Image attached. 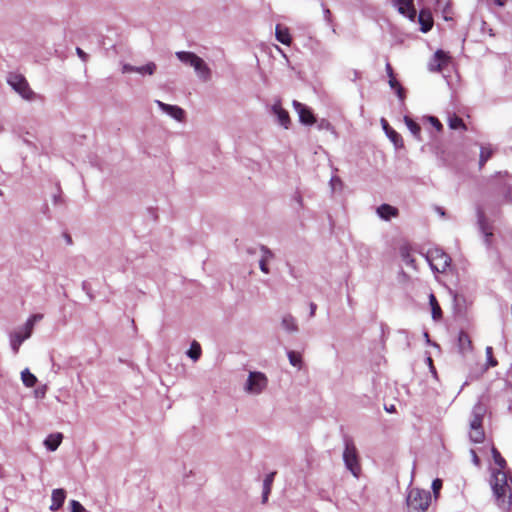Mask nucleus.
Returning a JSON list of instances; mask_svg holds the SVG:
<instances>
[{"instance_id":"a211bd4d","label":"nucleus","mask_w":512,"mask_h":512,"mask_svg":"<svg viewBox=\"0 0 512 512\" xmlns=\"http://www.w3.org/2000/svg\"><path fill=\"white\" fill-rule=\"evenodd\" d=\"M429 304L431 306L432 318L435 321L441 320L443 316L442 309L433 293L429 295Z\"/></svg>"},{"instance_id":"a18cd8bd","label":"nucleus","mask_w":512,"mask_h":512,"mask_svg":"<svg viewBox=\"0 0 512 512\" xmlns=\"http://www.w3.org/2000/svg\"><path fill=\"white\" fill-rule=\"evenodd\" d=\"M43 318L42 314H34L32 315L29 320L32 321V323H36L37 321L41 320Z\"/></svg>"},{"instance_id":"20e7f679","label":"nucleus","mask_w":512,"mask_h":512,"mask_svg":"<svg viewBox=\"0 0 512 512\" xmlns=\"http://www.w3.org/2000/svg\"><path fill=\"white\" fill-rule=\"evenodd\" d=\"M176 56L181 62L194 67L195 71L201 78L204 80L209 79L210 69L202 58L192 52L185 51L177 52Z\"/></svg>"},{"instance_id":"f3484780","label":"nucleus","mask_w":512,"mask_h":512,"mask_svg":"<svg viewBox=\"0 0 512 512\" xmlns=\"http://www.w3.org/2000/svg\"><path fill=\"white\" fill-rule=\"evenodd\" d=\"M273 110L278 117L279 123L285 128H288L291 123L289 113L280 105H274Z\"/></svg>"},{"instance_id":"c85d7f7f","label":"nucleus","mask_w":512,"mask_h":512,"mask_svg":"<svg viewBox=\"0 0 512 512\" xmlns=\"http://www.w3.org/2000/svg\"><path fill=\"white\" fill-rule=\"evenodd\" d=\"M188 356L194 361L198 360L201 356V346L198 342L193 341L190 349L188 350Z\"/></svg>"},{"instance_id":"4be33fe9","label":"nucleus","mask_w":512,"mask_h":512,"mask_svg":"<svg viewBox=\"0 0 512 512\" xmlns=\"http://www.w3.org/2000/svg\"><path fill=\"white\" fill-rule=\"evenodd\" d=\"M276 475V472H271L269 473L266 478L264 479V483H263V495H262V498H263V503H265L268 499V495L270 494L271 492V488H272V483L274 481V477Z\"/></svg>"},{"instance_id":"423d86ee","label":"nucleus","mask_w":512,"mask_h":512,"mask_svg":"<svg viewBox=\"0 0 512 512\" xmlns=\"http://www.w3.org/2000/svg\"><path fill=\"white\" fill-rule=\"evenodd\" d=\"M343 459L347 469L351 471V473L355 477H358L361 472V466L359 463L357 449L351 439L345 440V450L343 453Z\"/></svg>"},{"instance_id":"58836bf2","label":"nucleus","mask_w":512,"mask_h":512,"mask_svg":"<svg viewBox=\"0 0 512 512\" xmlns=\"http://www.w3.org/2000/svg\"><path fill=\"white\" fill-rule=\"evenodd\" d=\"M138 67L131 66L129 64H125L123 66L122 72L123 73H129V72H137Z\"/></svg>"},{"instance_id":"de8ad7c7","label":"nucleus","mask_w":512,"mask_h":512,"mask_svg":"<svg viewBox=\"0 0 512 512\" xmlns=\"http://www.w3.org/2000/svg\"><path fill=\"white\" fill-rule=\"evenodd\" d=\"M471 453H472V456H473V461H474V463H475L476 465H479L480 460H479V458H478V456H477L476 452H475L474 450H472V451H471Z\"/></svg>"},{"instance_id":"2eb2a0df","label":"nucleus","mask_w":512,"mask_h":512,"mask_svg":"<svg viewBox=\"0 0 512 512\" xmlns=\"http://www.w3.org/2000/svg\"><path fill=\"white\" fill-rule=\"evenodd\" d=\"M275 35H276V39L280 43H282L284 45H290L291 44L292 38H291V35H290V32H289V29L287 27H283L282 25L278 24L276 26Z\"/></svg>"},{"instance_id":"dca6fc26","label":"nucleus","mask_w":512,"mask_h":512,"mask_svg":"<svg viewBox=\"0 0 512 512\" xmlns=\"http://www.w3.org/2000/svg\"><path fill=\"white\" fill-rule=\"evenodd\" d=\"M377 213L381 218L389 220L391 217L398 215V209L389 204H382L378 207Z\"/></svg>"},{"instance_id":"a878e982","label":"nucleus","mask_w":512,"mask_h":512,"mask_svg":"<svg viewBox=\"0 0 512 512\" xmlns=\"http://www.w3.org/2000/svg\"><path fill=\"white\" fill-rule=\"evenodd\" d=\"M491 453L495 464L499 467L498 470L504 471L507 463L506 460L502 457L501 453L495 447H492Z\"/></svg>"},{"instance_id":"6ab92c4d","label":"nucleus","mask_w":512,"mask_h":512,"mask_svg":"<svg viewBox=\"0 0 512 512\" xmlns=\"http://www.w3.org/2000/svg\"><path fill=\"white\" fill-rule=\"evenodd\" d=\"M62 439H63V435L61 433L50 434L46 438L44 444L47 447V449H49L51 451H55L61 444Z\"/></svg>"},{"instance_id":"4468645a","label":"nucleus","mask_w":512,"mask_h":512,"mask_svg":"<svg viewBox=\"0 0 512 512\" xmlns=\"http://www.w3.org/2000/svg\"><path fill=\"white\" fill-rule=\"evenodd\" d=\"M458 346L461 353L465 354L472 351L473 344L470 336L465 331H461L458 336Z\"/></svg>"},{"instance_id":"473e14b6","label":"nucleus","mask_w":512,"mask_h":512,"mask_svg":"<svg viewBox=\"0 0 512 512\" xmlns=\"http://www.w3.org/2000/svg\"><path fill=\"white\" fill-rule=\"evenodd\" d=\"M156 70V65L153 62H150L144 66L137 68V73L140 74H149L152 75Z\"/></svg>"},{"instance_id":"603ef678","label":"nucleus","mask_w":512,"mask_h":512,"mask_svg":"<svg viewBox=\"0 0 512 512\" xmlns=\"http://www.w3.org/2000/svg\"><path fill=\"white\" fill-rule=\"evenodd\" d=\"M510 196H511V193H510V191L508 190V191L506 192V194H505V200H506L507 202H508V201H510Z\"/></svg>"},{"instance_id":"9b49d317","label":"nucleus","mask_w":512,"mask_h":512,"mask_svg":"<svg viewBox=\"0 0 512 512\" xmlns=\"http://www.w3.org/2000/svg\"><path fill=\"white\" fill-rule=\"evenodd\" d=\"M399 12L410 19H414L416 16V10L414 8L413 0H395Z\"/></svg>"},{"instance_id":"f257e3e1","label":"nucleus","mask_w":512,"mask_h":512,"mask_svg":"<svg viewBox=\"0 0 512 512\" xmlns=\"http://www.w3.org/2000/svg\"><path fill=\"white\" fill-rule=\"evenodd\" d=\"M490 485L498 506L509 509L512 504V477H509L505 471L495 470Z\"/></svg>"},{"instance_id":"e433bc0d","label":"nucleus","mask_w":512,"mask_h":512,"mask_svg":"<svg viewBox=\"0 0 512 512\" xmlns=\"http://www.w3.org/2000/svg\"><path fill=\"white\" fill-rule=\"evenodd\" d=\"M442 488V481L440 479H435L432 482V489L435 495L438 494L439 490Z\"/></svg>"},{"instance_id":"6e6d98bb","label":"nucleus","mask_w":512,"mask_h":512,"mask_svg":"<svg viewBox=\"0 0 512 512\" xmlns=\"http://www.w3.org/2000/svg\"><path fill=\"white\" fill-rule=\"evenodd\" d=\"M437 5H440L441 0H435Z\"/></svg>"},{"instance_id":"79ce46f5","label":"nucleus","mask_w":512,"mask_h":512,"mask_svg":"<svg viewBox=\"0 0 512 512\" xmlns=\"http://www.w3.org/2000/svg\"><path fill=\"white\" fill-rule=\"evenodd\" d=\"M431 122L432 124L434 125V127L438 130V131H441L442 130V124L441 122L435 118V117H431Z\"/></svg>"},{"instance_id":"cd10ccee","label":"nucleus","mask_w":512,"mask_h":512,"mask_svg":"<svg viewBox=\"0 0 512 512\" xmlns=\"http://www.w3.org/2000/svg\"><path fill=\"white\" fill-rule=\"evenodd\" d=\"M493 150L490 147H481L479 166L482 168L485 163L492 157Z\"/></svg>"},{"instance_id":"0eeeda50","label":"nucleus","mask_w":512,"mask_h":512,"mask_svg":"<svg viewBox=\"0 0 512 512\" xmlns=\"http://www.w3.org/2000/svg\"><path fill=\"white\" fill-rule=\"evenodd\" d=\"M8 84L19 93L24 99L31 100L34 97V92L30 88L26 78L17 73H11L7 79Z\"/></svg>"},{"instance_id":"39448f33","label":"nucleus","mask_w":512,"mask_h":512,"mask_svg":"<svg viewBox=\"0 0 512 512\" xmlns=\"http://www.w3.org/2000/svg\"><path fill=\"white\" fill-rule=\"evenodd\" d=\"M426 259L431 268L439 273H443L450 266L451 258L440 248L429 249L426 254Z\"/></svg>"},{"instance_id":"8fccbe9b","label":"nucleus","mask_w":512,"mask_h":512,"mask_svg":"<svg viewBox=\"0 0 512 512\" xmlns=\"http://www.w3.org/2000/svg\"><path fill=\"white\" fill-rule=\"evenodd\" d=\"M385 409H386V411H387V412H389V413H394V412H396V408H395V406H394V405H391L390 407L385 406Z\"/></svg>"},{"instance_id":"aec40b11","label":"nucleus","mask_w":512,"mask_h":512,"mask_svg":"<svg viewBox=\"0 0 512 512\" xmlns=\"http://www.w3.org/2000/svg\"><path fill=\"white\" fill-rule=\"evenodd\" d=\"M448 126L452 130H463V131L467 130V126L464 123L463 119L461 117L457 116L456 114L449 116Z\"/></svg>"},{"instance_id":"37998d69","label":"nucleus","mask_w":512,"mask_h":512,"mask_svg":"<svg viewBox=\"0 0 512 512\" xmlns=\"http://www.w3.org/2000/svg\"><path fill=\"white\" fill-rule=\"evenodd\" d=\"M385 68H386V72H387V75L389 78L395 77L393 68L389 62L386 63Z\"/></svg>"},{"instance_id":"49530a36","label":"nucleus","mask_w":512,"mask_h":512,"mask_svg":"<svg viewBox=\"0 0 512 512\" xmlns=\"http://www.w3.org/2000/svg\"><path fill=\"white\" fill-rule=\"evenodd\" d=\"M381 122L383 125V129L385 130L386 134H388L389 129L392 128L389 126L388 122L385 119H382Z\"/></svg>"},{"instance_id":"c9c22d12","label":"nucleus","mask_w":512,"mask_h":512,"mask_svg":"<svg viewBox=\"0 0 512 512\" xmlns=\"http://www.w3.org/2000/svg\"><path fill=\"white\" fill-rule=\"evenodd\" d=\"M33 328H34V323H32V321H30L29 319L26 321L25 325H24V332H22L23 334L25 335H28V338L31 336L32 334V331H33Z\"/></svg>"},{"instance_id":"6e6552de","label":"nucleus","mask_w":512,"mask_h":512,"mask_svg":"<svg viewBox=\"0 0 512 512\" xmlns=\"http://www.w3.org/2000/svg\"><path fill=\"white\" fill-rule=\"evenodd\" d=\"M267 386V377L261 372H250L247 383L246 390L251 393H260Z\"/></svg>"},{"instance_id":"c03bdc74","label":"nucleus","mask_w":512,"mask_h":512,"mask_svg":"<svg viewBox=\"0 0 512 512\" xmlns=\"http://www.w3.org/2000/svg\"><path fill=\"white\" fill-rule=\"evenodd\" d=\"M76 52L83 61H87L88 55L81 48H77Z\"/></svg>"},{"instance_id":"2f4dec72","label":"nucleus","mask_w":512,"mask_h":512,"mask_svg":"<svg viewBox=\"0 0 512 512\" xmlns=\"http://www.w3.org/2000/svg\"><path fill=\"white\" fill-rule=\"evenodd\" d=\"M387 136L394 143L396 147L403 146V139L399 133H397L394 129H389Z\"/></svg>"},{"instance_id":"5fc2aeb1","label":"nucleus","mask_w":512,"mask_h":512,"mask_svg":"<svg viewBox=\"0 0 512 512\" xmlns=\"http://www.w3.org/2000/svg\"><path fill=\"white\" fill-rule=\"evenodd\" d=\"M302 201H303V200H302L301 195H298V196H297V202H298L301 206H302Z\"/></svg>"},{"instance_id":"7ed1b4c3","label":"nucleus","mask_w":512,"mask_h":512,"mask_svg":"<svg viewBox=\"0 0 512 512\" xmlns=\"http://www.w3.org/2000/svg\"><path fill=\"white\" fill-rule=\"evenodd\" d=\"M431 503L429 491L412 488L407 497V505L410 512H425Z\"/></svg>"},{"instance_id":"9d476101","label":"nucleus","mask_w":512,"mask_h":512,"mask_svg":"<svg viewBox=\"0 0 512 512\" xmlns=\"http://www.w3.org/2000/svg\"><path fill=\"white\" fill-rule=\"evenodd\" d=\"M449 62V56L442 50H438L433 61L430 63V71L440 72L444 66Z\"/></svg>"},{"instance_id":"ddd939ff","label":"nucleus","mask_w":512,"mask_h":512,"mask_svg":"<svg viewBox=\"0 0 512 512\" xmlns=\"http://www.w3.org/2000/svg\"><path fill=\"white\" fill-rule=\"evenodd\" d=\"M65 498H66V493H65L64 489L53 490L52 496H51L52 503L50 505V510L51 511L59 510L62 507V505L65 501Z\"/></svg>"},{"instance_id":"09e8293b","label":"nucleus","mask_w":512,"mask_h":512,"mask_svg":"<svg viewBox=\"0 0 512 512\" xmlns=\"http://www.w3.org/2000/svg\"><path fill=\"white\" fill-rule=\"evenodd\" d=\"M316 308H317V306H316V304H315V303H311V304H310V315H311V316H314V315H315Z\"/></svg>"},{"instance_id":"864d4df0","label":"nucleus","mask_w":512,"mask_h":512,"mask_svg":"<svg viewBox=\"0 0 512 512\" xmlns=\"http://www.w3.org/2000/svg\"><path fill=\"white\" fill-rule=\"evenodd\" d=\"M65 238H66L68 244L72 243V239H71L70 235L66 234Z\"/></svg>"},{"instance_id":"a19ab883","label":"nucleus","mask_w":512,"mask_h":512,"mask_svg":"<svg viewBox=\"0 0 512 512\" xmlns=\"http://www.w3.org/2000/svg\"><path fill=\"white\" fill-rule=\"evenodd\" d=\"M402 256L405 259V261L409 264H413L415 260L413 258H410L409 253L406 250H402Z\"/></svg>"},{"instance_id":"f03ea898","label":"nucleus","mask_w":512,"mask_h":512,"mask_svg":"<svg viewBox=\"0 0 512 512\" xmlns=\"http://www.w3.org/2000/svg\"><path fill=\"white\" fill-rule=\"evenodd\" d=\"M485 412V407L480 403L473 407L472 418L470 420L469 438L474 443H482L485 439V432L483 429V418Z\"/></svg>"},{"instance_id":"f8f14e48","label":"nucleus","mask_w":512,"mask_h":512,"mask_svg":"<svg viewBox=\"0 0 512 512\" xmlns=\"http://www.w3.org/2000/svg\"><path fill=\"white\" fill-rule=\"evenodd\" d=\"M159 107L172 116L174 119L178 121H182L185 115V112L182 108L174 105L165 104L161 101H157Z\"/></svg>"},{"instance_id":"5701e85b","label":"nucleus","mask_w":512,"mask_h":512,"mask_svg":"<svg viewBox=\"0 0 512 512\" xmlns=\"http://www.w3.org/2000/svg\"><path fill=\"white\" fill-rule=\"evenodd\" d=\"M26 339H28V335L23 334L21 331L15 332L11 336V347H12V349H13L15 354L18 353L20 345Z\"/></svg>"},{"instance_id":"ea45409f","label":"nucleus","mask_w":512,"mask_h":512,"mask_svg":"<svg viewBox=\"0 0 512 512\" xmlns=\"http://www.w3.org/2000/svg\"><path fill=\"white\" fill-rule=\"evenodd\" d=\"M389 85L392 89H396L399 86H401V84L397 81L395 77L389 78Z\"/></svg>"},{"instance_id":"f704fd0d","label":"nucleus","mask_w":512,"mask_h":512,"mask_svg":"<svg viewBox=\"0 0 512 512\" xmlns=\"http://www.w3.org/2000/svg\"><path fill=\"white\" fill-rule=\"evenodd\" d=\"M71 512H84L85 509L81 503L76 500L70 501Z\"/></svg>"},{"instance_id":"bb28decb","label":"nucleus","mask_w":512,"mask_h":512,"mask_svg":"<svg viewBox=\"0 0 512 512\" xmlns=\"http://www.w3.org/2000/svg\"><path fill=\"white\" fill-rule=\"evenodd\" d=\"M264 254L259 262V265H260V269L262 272L264 273H268L269 272V269H268V266H267V262L273 257V254L270 250L266 249V248H262Z\"/></svg>"},{"instance_id":"412c9836","label":"nucleus","mask_w":512,"mask_h":512,"mask_svg":"<svg viewBox=\"0 0 512 512\" xmlns=\"http://www.w3.org/2000/svg\"><path fill=\"white\" fill-rule=\"evenodd\" d=\"M419 21L421 23V30L423 32H428L433 26V19L430 13L425 12L424 10L420 11Z\"/></svg>"},{"instance_id":"1a4fd4ad","label":"nucleus","mask_w":512,"mask_h":512,"mask_svg":"<svg viewBox=\"0 0 512 512\" xmlns=\"http://www.w3.org/2000/svg\"><path fill=\"white\" fill-rule=\"evenodd\" d=\"M293 106L299 115V120L304 125H313L316 123V118L311 109L304 104L294 100Z\"/></svg>"},{"instance_id":"b1692460","label":"nucleus","mask_w":512,"mask_h":512,"mask_svg":"<svg viewBox=\"0 0 512 512\" xmlns=\"http://www.w3.org/2000/svg\"><path fill=\"white\" fill-rule=\"evenodd\" d=\"M21 378L24 385L28 388H32L37 383V378L34 374H32L28 369H25L21 373Z\"/></svg>"},{"instance_id":"7c9ffc66","label":"nucleus","mask_w":512,"mask_h":512,"mask_svg":"<svg viewBox=\"0 0 512 512\" xmlns=\"http://www.w3.org/2000/svg\"><path fill=\"white\" fill-rule=\"evenodd\" d=\"M282 326L284 327V329H286L287 331H290V332L297 330V324L295 322V319L290 315L285 316L282 319Z\"/></svg>"},{"instance_id":"c756f323","label":"nucleus","mask_w":512,"mask_h":512,"mask_svg":"<svg viewBox=\"0 0 512 512\" xmlns=\"http://www.w3.org/2000/svg\"><path fill=\"white\" fill-rule=\"evenodd\" d=\"M288 358L289 362L292 366L298 367L299 369L302 366V355L299 352L296 351H289L288 352Z\"/></svg>"},{"instance_id":"393cba45","label":"nucleus","mask_w":512,"mask_h":512,"mask_svg":"<svg viewBox=\"0 0 512 512\" xmlns=\"http://www.w3.org/2000/svg\"><path fill=\"white\" fill-rule=\"evenodd\" d=\"M404 121H405V124L408 127V129L411 131V133L416 138H420V133H421L420 125L408 116H405Z\"/></svg>"},{"instance_id":"3c124183","label":"nucleus","mask_w":512,"mask_h":512,"mask_svg":"<svg viewBox=\"0 0 512 512\" xmlns=\"http://www.w3.org/2000/svg\"><path fill=\"white\" fill-rule=\"evenodd\" d=\"M496 4L499 6H504L506 3V0H495Z\"/></svg>"},{"instance_id":"72a5a7b5","label":"nucleus","mask_w":512,"mask_h":512,"mask_svg":"<svg viewBox=\"0 0 512 512\" xmlns=\"http://www.w3.org/2000/svg\"><path fill=\"white\" fill-rule=\"evenodd\" d=\"M486 356L488 360V364L490 367H495L498 365V361L493 356V348L488 346L486 347Z\"/></svg>"},{"instance_id":"4c0bfd02","label":"nucleus","mask_w":512,"mask_h":512,"mask_svg":"<svg viewBox=\"0 0 512 512\" xmlns=\"http://www.w3.org/2000/svg\"><path fill=\"white\" fill-rule=\"evenodd\" d=\"M396 91L397 96L401 101H404L405 99V89L402 86H399L398 88L394 89Z\"/></svg>"}]
</instances>
